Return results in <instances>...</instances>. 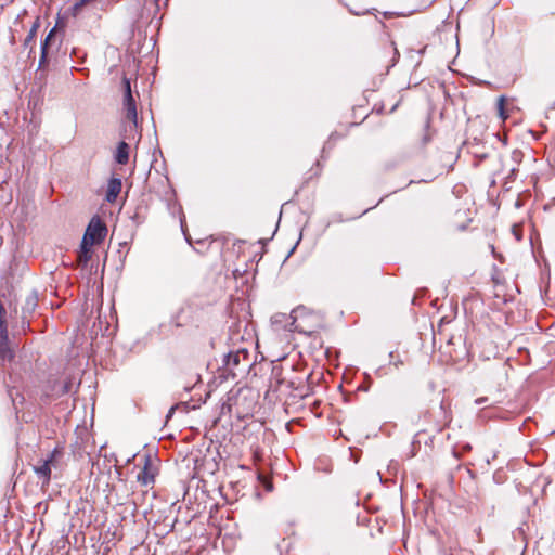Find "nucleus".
<instances>
[{
    "mask_svg": "<svg viewBox=\"0 0 555 555\" xmlns=\"http://www.w3.org/2000/svg\"><path fill=\"white\" fill-rule=\"evenodd\" d=\"M297 313H298V309H295V310L292 311V313L289 315L293 319V321H292V323L289 324V327H288V330L291 332H295V331L302 332V330L296 324V318H297L296 314Z\"/></svg>",
    "mask_w": 555,
    "mask_h": 555,
    "instance_id": "ddd939ff",
    "label": "nucleus"
},
{
    "mask_svg": "<svg viewBox=\"0 0 555 555\" xmlns=\"http://www.w3.org/2000/svg\"><path fill=\"white\" fill-rule=\"evenodd\" d=\"M393 363L395 366H399L400 364H402L403 362L401 360H393L391 361Z\"/></svg>",
    "mask_w": 555,
    "mask_h": 555,
    "instance_id": "393cba45",
    "label": "nucleus"
},
{
    "mask_svg": "<svg viewBox=\"0 0 555 555\" xmlns=\"http://www.w3.org/2000/svg\"><path fill=\"white\" fill-rule=\"evenodd\" d=\"M122 188L121 179L119 178H111L107 184V190L105 194V199L108 203H114Z\"/></svg>",
    "mask_w": 555,
    "mask_h": 555,
    "instance_id": "39448f33",
    "label": "nucleus"
},
{
    "mask_svg": "<svg viewBox=\"0 0 555 555\" xmlns=\"http://www.w3.org/2000/svg\"><path fill=\"white\" fill-rule=\"evenodd\" d=\"M38 306V296L36 292H31L26 298L22 307L23 321L30 315Z\"/></svg>",
    "mask_w": 555,
    "mask_h": 555,
    "instance_id": "6e6552de",
    "label": "nucleus"
},
{
    "mask_svg": "<svg viewBox=\"0 0 555 555\" xmlns=\"http://www.w3.org/2000/svg\"><path fill=\"white\" fill-rule=\"evenodd\" d=\"M155 2H158V0H155Z\"/></svg>",
    "mask_w": 555,
    "mask_h": 555,
    "instance_id": "7c9ffc66",
    "label": "nucleus"
},
{
    "mask_svg": "<svg viewBox=\"0 0 555 555\" xmlns=\"http://www.w3.org/2000/svg\"><path fill=\"white\" fill-rule=\"evenodd\" d=\"M287 386H288L289 388H293V382H289V383L287 384Z\"/></svg>",
    "mask_w": 555,
    "mask_h": 555,
    "instance_id": "cd10ccee",
    "label": "nucleus"
},
{
    "mask_svg": "<svg viewBox=\"0 0 555 555\" xmlns=\"http://www.w3.org/2000/svg\"><path fill=\"white\" fill-rule=\"evenodd\" d=\"M487 400H488V399H487V398H485V397H482V398H478V399L476 400V403H477V404H481V403H485Z\"/></svg>",
    "mask_w": 555,
    "mask_h": 555,
    "instance_id": "b1692460",
    "label": "nucleus"
},
{
    "mask_svg": "<svg viewBox=\"0 0 555 555\" xmlns=\"http://www.w3.org/2000/svg\"><path fill=\"white\" fill-rule=\"evenodd\" d=\"M248 352L245 349H240L237 351H230L223 357V364L229 374L235 377L237 374L235 372L241 364V360H245L246 363L244 367L240 369V373H245L249 364L247 363Z\"/></svg>",
    "mask_w": 555,
    "mask_h": 555,
    "instance_id": "20e7f679",
    "label": "nucleus"
},
{
    "mask_svg": "<svg viewBox=\"0 0 555 555\" xmlns=\"http://www.w3.org/2000/svg\"><path fill=\"white\" fill-rule=\"evenodd\" d=\"M138 481H140L143 486H147L154 481V476L147 470V463L144 468L138 474Z\"/></svg>",
    "mask_w": 555,
    "mask_h": 555,
    "instance_id": "f8f14e48",
    "label": "nucleus"
},
{
    "mask_svg": "<svg viewBox=\"0 0 555 555\" xmlns=\"http://www.w3.org/2000/svg\"><path fill=\"white\" fill-rule=\"evenodd\" d=\"M37 27L38 25L37 23H35L30 28L28 36L25 38L24 46H28L29 42L34 39V37L36 36Z\"/></svg>",
    "mask_w": 555,
    "mask_h": 555,
    "instance_id": "2eb2a0df",
    "label": "nucleus"
},
{
    "mask_svg": "<svg viewBox=\"0 0 555 555\" xmlns=\"http://www.w3.org/2000/svg\"><path fill=\"white\" fill-rule=\"evenodd\" d=\"M129 144L122 140L118 143L116 153H115V162L119 165H126L129 162Z\"/></svg>",
    "mask_w": 555,
    "mask_h": 555,
    "instance_id": "1a4fd4ad",
    "label": "nucleus"
},
{
    "mask_svg": "<svg viewBox=\"0 0 555 555\" xmlns=\"http://www.w3.org/2000/svg\"><path fill=\"white\" fill-rule=\"evenodd\" d=\"M498 109H499L500 117L502 119H506L507 115L505 114V111H504V99L503 98H500V100H499Z\"/></svg>",
    "mask_w": 555,
    "mask_h": 555,
    "instance_id": "f3484780",
    "label": "nucleus"
},
{
    "mask_svg": "<svg viewBox=\"0 0 555 555\" xmlns=\"http://www.w3.org/2000/svg\"><path fill=\"white\" fill-rule=\"evenodd\" d=\"M69 389H70V385H69V383H64V384L62 385L61 393H62V395L67 393V392L69 391Z\"/></svg>",
    "mask_w": 555,
    "mask_h": 555,
    "instance_id": "6ab92c4d",
    "label": "nucleus"
},
{
    "mask_svg": "<svg viewBox=\"0 0 555 555\" xmlns=\"http://www.w3.org/2000/svg\"><path fill=\"white\" fill-rule=\"evenodd\" d=\"M55 35V27L52 28L48 35L46 36L44 40L42 41L41 43V47H44V50H48V47L50 44V41L52 40V38L54 37Z\"/></svg>",
    "mask_w": 555,
    "mask_h": 555,
    "instance_id": "4468645a",
    "label": "nucleus"
},
{
    "mask_svg": "<svg viewBox=\"0 0 555 555\" xmlns=\"http://www.w3.org/2000/svg\"><path fill=\"white\" fill-rule=\"evenodd\" d=\"M470 449H472V447H470V444H469V443H465V444H463V447H462V450H463L464 452H467V451H469Z\"/></svg>",
    "mask_w": 555,
    "mask_h": 555,
    "instance_id": "5701e85b",
    "label": "nucleus"
},
{
    "mask_svg": "<svg viewBox=\"0 0 555 555\" xmlns=\"http://www.w3.org/2000/svg\"><path fill=\"white\" fill-rule=\"evenodd\" d=\"M393 50H395V53H393L392 63L390 66H395V64L398 62L399 56H400L398 50L396 48Z\"/></svg>",
    "mask_w": 555,
    "mask_h": 555,
    "instance_id": "aec40b11",
    "label": "nucleus"
},
{
    "mask_svg": "<svg viewBox=\"0 0 555 555\" xmlns=\"http://www.w3.org/2000/svg\"><path fill=\"white\" fill-rule=\"evenodd\" d=\"M48 61V50H44V47H41V55H40V60H39V68H42L43 65L47 63Z\"/></svg>",
    "mask_w": 555,
    "mask_h": 555,
    "instance_id": "dca6fc26",
    "label": "nucleus"
},
{
    "mask_svg": "<svg viewBox=\"0 0 555 555\" xmlns=\"http://www.w3.org/2000/svg\"><path fill=\"white\" fill-rule=\"evenodd\" d=\"M426 47H424L422 50L418 51L420 54H423L425 52Z\"/></svg>",
    "mask_w": 555,
    "mask_h": 555,
    "instance_id": "a878e982",
    "label": "nucleus"
},
{
    "mask_svg": "<svg viewBox=\"0 0 555 555\" xmlns=\"http://www.w3.org/2000/svg\"><path fill=\"white\" fill-rule=\"evenodd\" d=\"M106 234V224L95 216L90 220L82 240L86 241V245H98L104 241Z\"/></svg>",
    "mask_w": 555,
    "mask_h": 555,
    "instance_id": "7ed1b4c3",
    "label": "nucleus"
},
{
    "mask_svg": "<svg viewBox=\"0 0 555 555\" xmlns=\"http://www.w3.org/2000/svg\"><path fill=\"white\" fill-rule=\"evenodd\" d=\"M173 412V408H170V411H169V414L168 416H170V414Z\"/></svg>",
    "mask_w": 555,
    "mask_h": 555,
    "instance_id": "c85d7f7f",
    "label": "nucleus"
},
{
    "mask_svg": "<svg viewBox=\"0 0 555 555\" xmlns=\"http://www.w3.org/2000/svg\"><path fill=\"white\" fill-rule=\"evenodd\" d=\"M453 455H454L456 459H459V453H457L455 450L453 451Z\"/></svg>",
    "mask_w": 555,
    "mask_h": 555,
    "instance_id": "bb28decb",
    "label": "nucleus"
},
{
    "mask_svg": "<svg viewBox=\"0 0 555 555\" xmlns=\"http://www.w3.org/2000/svg\"><path fill=\"white\" fill-rule=\"evenodd\" d=\"M62 455H63L62 449L59 447H55L52 450V452L49 454V456L43 461L47 462L51 467L56 468L57 462Z\"/></svg>",
    "mask_w": 555,
    "mask_h": 555,
    "instance_id": "9b49d317",
    "label": "nucleus"
},
{
    "mask_svg": "<svg viewBox=\"0 0 555 555\" xmlns=\"http://www.w3.org/2000/svg\"><path fill=\"white\" fill-rule=\"evenodd\" d=\"M7 310L0 300V365L10 363L14 359V349L8 335Z\"/></svg>",
    "mask_w": 555,
    "mask_h": 555,
    "instance_id": "f03ea898",
    "label": "nucleus"
},
{
    "mask_svg": "<svg viewBox=\"0 0 555 555\" xmlns=\"http://www.w3.org/2000/svg\"><path fill=\"white\" fill-rule=\"evenodd\" d=\"M52 467L44 461H40L38 465L34 466V472L42 485H49L51 480Z\"/></svg>",
    "mask_w": 555,
    "mask_h": 555,
    "instance_id": "0eeeda50",
    "label": "nucleus"
},
{
    "mask_svg": "<svg viewBox=\"0 0 555 555\" xmlns=\"http://www.w3.org/2000/svg\"><path fill=\"white\" fill-rule=\"evenodd\" d=\"M124 101L122 106L125 111L126 121L124 122V130L121 135L124 139H134L138 133V109L137 101L131 91L130 80L127 77L122 79Z\"/></svg>",
    "mask_w": 555,
    "mask_h": 555,
    "instance_id": "f257e3e1",
    "label": "nucleus"
},
{
    "mask_svg": "<svg viewBox=\"0 0 555 555\" xmlns=\"http://www.w3.org/2000/svg\"><path fill=\"white\" fill-rule=\"evenodd\" d=\"M516 172H517V169L516 168H512L511 171H509L508 178H515Z\"/></svg>",
    "mask_w": 555,
    "mask_h": 555,
    "instance_id": "4be33fe9",
    "label": "nucleus"
},
{
    "mask_svg": "<svg viewBox=\"0 0 555 555\" xmlns=\"http://www.w3.org/2000/svg\"><path fill=\"white\" fill-rule=\"evenodd\" d=\"M273 375L276 378V387L275 388L278 389L280 386H282L285 383V380L278 378V373H276L275 367L273 369Z\"/></svg>",
    "mask_w": 555,
    "mask_h": 555,
    "instance_id": "a211bd4d",
    "label": "nucleus"
},
{
    "mask_svg": "<svg viewBox=\"0 0 555 555\" xmlns=\"http://www.w3.org/2000/svg\"><path fill=\"white\" fill-rule=\"evenodd\" d=\"M93 4L95 9H105V1L104 0H77L75 4L72 7L70 11L72 14L77 17L81 13L82 9Z\"/></svg>",
    "mask_w": 555,
    "mask_h": 555,
    "instance_id": "423d86ee",
    "label": "nucleus"
},
{
    "mask_svg": "<svg viewBox=\"0 0 555 555\" xmlns=\"http://www.w3.org/2000/svg\"><path fill=\"white\" fill-rule=\"evenodd\" d=\"M520 156H521V152L519 151H514L513 152V155H512V158L515 160V162H520Z\"/></svg>",
    "mask_w": 555,
    "mask_h": 555,
    "instance_id": "412c9836",
    "label": "nucleus"
},
{
    "mask_svg": "<svg viewBox=\"0 0 555 555\" xmlns=\"http://www.w3.org/2000/svg\"><path fill=\"white\" fill-rule=\"evenodd\" d=\"M93 245H86V241H81V244H80V250L78 253V259L80 262L82 263H87L91 257H92V251H91V247Z\"/></svg>",
    "mask_w": 555,
    "mask_h": 555,
    "instance_id": "9d476101",
    "label": "nucleus"
},
{
    "mask_svg": "<svg viewBox=\"0 0 555 555\" xmlns=\"http://www.w3.org/2000/svg\"><path fill=\"white\" fill-rule=\"evenodd\" d=\"M113 2H119L120 0H112Z\"/></svg>",
    "mask_w": 555,
    "mask_h": 555,
    "instance_id": "c756f323",
    "label": "nucleus"
}]
</instances>
